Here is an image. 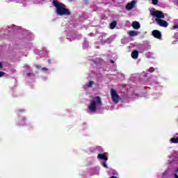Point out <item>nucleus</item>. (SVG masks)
<instances>
[{
  "instance_id": "obj_2",
  "label": "nucleus",
  "mask_w": 178,
  "mask_h": 178,
  "mask_svg": "<svg viewBox=\"0 0 178 178\" xmlns=\"http://www.w3.org/2000/svg\"><path fill=\"white\" fill-rule=\"evenodd\" d=\"M98 106H102V101H101V97L97 96L90 100V104L88 106V112L90 113H94L97 112Z\"/></svg>"
},
{
  "instance_id": "obj_13",
  "label": "nucleus",
  "mask_w": 178,
  "mask_h": 178,
  "mask_svg": "<svg viewBox=\"0 0 178 178\" xmlns=\"http://www.w3.org/2000/svg\"><path fill=\"white\" fill-rule=\"evenodd\" d=\"M171 143H178V137L176 138H172L170 139Z\"/></svg>"
},
{
  "instance_id": "obj_24",
  "label": "nucleus",
  "mask_w": 178,
  "mask_h": 178,
  "mask_svg": "<svg viewBox=\"0 0 178 178\" xmlns=\"http://www.w3.org/2000/svg\"><path fill=\"white\" fill-rule=\"evenodd\" d=\"M67 15H70V13L69 11H67Z\"/></svg>"
},
{
  "instance_id": "obj_11",
  "label": "nucleus",
  "mask_w": 178,
  "mask_h": 178,
  "mask_svg": "<svg viewBox=\"0 0 178 178\" xmlns=\"http://www.w3.org/2000/svg\"><path fill=\"white\" fill-rule=\"evenodd\" d=\"M116 24H118L116 23V21L111 22L110 24V29H111V30H113V29H115V27H116Z\"/></svg>"
},
{
  "instance_id": "obj_25",
  "label": "nucleus",
  "mask_w": 178,
  "mask_h": 178,
  "mask_svg": "<svg viewBox=\"0 0 178 178\" xmlns=\"http://www.w3.org/2000/svg\"><path fill=\"white\" fill-rule=\"evenodd\" d=\"M175 42H176V41H174V42H172V44H175Z\"/></svg>"
},
{
  "instance_id": "obj_15",
  "label": "nucleus",
  "mask_w": 178,
  "mask_h": 178,
  "mask_svg": "<svg viewBox=\"0 0 178 178\" xmlns=\"http://www.w3.org/2000/svg\"><path fill=\"white\" fill-rule=\"evenodd\" d=\"M178 29V24H175L172 26V30H176Z\"/></svg>"
},
{
  "instance_id": "obj_4",
  "label": "nucleus",
  "mask_w": 178,
  "mask_h": 178,
  "mask_svg": "<svg viewBox=\"0 0 178 178\" xmlns=\"http://www.w3.org/2000/svg\"><path fill=\"white\" fill-rule=\"evenodd\" d=\"M111 95L112 100L115 104H118L119 101H120V97H119V95L118 94V92L115 90V89L111 90Z\"/></svg>"
},
{
  "instance_id": "obj_17",
  "label": "nucleus",
  "mask_w": 178,
  "mask_h": 178,
  "mask_svg": "<svg viewBox=\"0 0 178 178\" xmlns=\"http://www.w3.org/2000/svg\"><path fill=\"white\" fill-rule=\"evenodd\" d=\"M36 69H41V66L38 65H35Z\"/></svg>"
},
{
  "instance_id": "obj_8",
  "label": "nucleus",
  "mask_w": 178,
  "mask_h": 178,
  "mask_svg": "<svg viewBox=\"0 0 178 178\" xmlns=\"http://www.w3.org/2000/svg\"><path fill=\"white\" fill-rule=\"evenodd\" d=\"M132 27H134V29L135 30H138V29H140V23L138 22H134L132 23Z\"/></svg>"
},
{
  "instance_id": "obj_9",
  "label": "nucleus",
  "mask_w": 178,
  "mask_h": 178,
  "mask_svg": "<svg viewBox=\"0 0 178 178\" xmlns=\"http://www.w3.org/2000/svg\"><path fill=\"white\" fill-rule=\"evenodd\" d=\"M140 34L139 32L135 31H130L129 32V35L130 37H136V35H138Z\"/></svg>"
},
{
  "instance_id": "obj_3",
  "label": "nucleus",
  "mask_w": 178,
  "mask_h": 178,
  "mask_svg": "<svg viewBox=\"0 0 178 178\" xmlns=\"http://www.w3.org/2000/svg\"><path fill=\"white\" fill-rule=\"evenodd\" d=\"M53 5L56 8V13L58 16H64V15H67L66 5L59 2L58 0H53Z\"/></svg>"
},
{
  "instance_id": "obj_22",
  "label": "nucleus",
  "mask_w": 178,
  "mask_h": 178,
  "mask_svg": "<svg viewBox=\"0 0 178 178\" xmlns=\"http://www.w3.org/2000/svg\"><path fill=\"white\" fill-rule=\"evenodd\" d=\"M24 120H26L25 118L22 119V120H20L21 123H22V122H24Z\"/></svg>"
},
{
  "instance_id": "obj_21",
  "label": "nucleus",
  "mask_w": 178,
  "mask_h": 178,
  "mask_svg": "<svg viewBox=\"0 0 178 178\" xmlns=\"http://www.w3.org/2000/svg\"><path fill=\"white\" fill-rule=\"evenodd\" d=\"M2 67H3L2 63H0V69H2Z\"/></svg>"
},
{
  "instance_id": "obj_5",
  "label": "nucleus",
  "mask_w": 178,
  "mask_h": 178,
  "mask_svg": "<svg viewBox=\"0 0 178 178\" xmlns=\"http://www.w3.org/2000/svg\"><path fill=\"white\" fill-rule=\"evenodd\" d=\"M134 6H136V1L133 0L131 1V3H128L127 5V10H131V9H133V8H134Z\"/></svg>"
},
{
  "instance_id": "obj_20",
  "label": "nucleus",
  "mask_w": 178,
  "mask_h": 178,
  "mask_svg": "<svg viewBox=\"0 0 178 178\" xmlns=\"http://www.w3.org/2000/svg\"><path fill=\"white\" fill-rule=\"evenodd\" d=\"M26 76H28L29 77H30V76H31V73L27 72V73H26Z\"/></svg>"
},
{
  "instance_id": "obj_10",
  "label": "nucleus",
  "mask_w": 178,
  "mask_h": 178,
  "mask_svg": "<svg viewBox=\"0 0 178 178\" xmlns=\"http://www.w3.org/2000/svg\"><path fill=\"white\" fill-rule=\"evenodd\" d=\"M133 59H137L138 58V51H134L131 54Z\"/></svg>"
},
{
  "instance_id": "obj_23",
  "label": "nucleus",
  "mask_w": 178,
  "mask_h": 178,
  "mask_svg": "<svg viewBox=\"0 0 178 178\" xmlns=\"http://www.w3.org/2000/svg\"><path fill=\"white\" fill-rule=\"evenodd\" d=\"M175 178H178V175L177 174H175Z\"/></svg>"
},
{
  "instance_id": "obj_1",
  "label": "nucleus",
  "mask_w": 178,
  "mask_h": 178,
  "mask_svg": "<svg viewBox=\"0 0 178 178\" xmlns=\"http://www.w3.org/2000/svg\"><path fill=\"white\" fill-rule=\"evenodd\" d=\"M152 16L156 17L155 20L159 26L161 27H168L169 24L168 22L163 20L165 19V14L160 10H154L151 12Z\"/></svg>"
},
{
  "instance_id": "obj_16",
  "label": "nucleus",
  "mask_w": 178,
  "mask_h": 178,
  "mask_svg": "<svg viewBox=\"0 0 178 178\" xmlns=\"http://www.w3.org/2000/svg\"><path fill=\"white\" fill-rule=\"evenodd\" d=\"M3 76H5V72L0 71V77H3Z\"/></svg>"
},
{
  "instance_id": "obj_14",
  "label": "nucleus",
  "mask_w": 178,
  "mask_h": 178,
  "mask_svg": "<svg viewBox=\"0 0 178 178\" xmlns=\"http://www.w3.org/2000/svg\"><path fill=\"white\" fill-rule=\"evenodd\" d=\"M153 5H158V0H152Z\"/></svg>"
},
{
  "instance_id": "obj_26",
  "label": "nucleus",
  "mask_w": 178,
  "mask_h": 178,
  "mask_svg": "<svg viewBox=\"0 0 178 178\" xmlns=\"http://www.w3.org/2000/svg\"><path fill=\"white\" fill-rule=\"evenodd\" d=\"M72 1H73V0H70V2H72Z\"/></svg>"
},
{
  "instance_id": "obj_18",
  "label": "nucleus",
  "mask_w": 178,
  "mask_h": 178,
  "mask_svg": "<svg viewBox=\"0 0 178 178\" xmlns=\"http://www.w3.org/2000/svg\"><path fill=\"white\" fill-rule=\"evenodd\" d=\"M42 70H43L44 72H47V71H48V68L43 67V68H42Z\"/></svg>"
},
{
  "instance_id": "obj_27",
  "label": "nucleus",
  "mask_w": 178,
  "mask_h": 178,
  "mask_svg": "<svg viewBox=\"0 0 178 178\" xmlns=\"http://www.w3.org/2000/svg\"><path fill=\"white\" fill-rule=\"evenodd\" d=\"M177 172H178V168H177Z\"/></svg>"
},
{
  "instance_id": "obj_6",
  "label": "nucleus",
  "mask_w": 178,
  "mask_h": 178,
  "mask_svg": "<svg viewBox=\"0 0 178 178\" xmlns=\"http://www.w3.org/2000/svg\"><path fill=\"white\" fill-rule=\"evenodd\" d=\"M152 35H154L155 38H158L159 40H161V38H162V35H161V32L156 30H154L152 31Z\"/></svg>"
},
{
  "instance_id": "obj_19",
  "label": "nucleus",
  "mask_w": 178,
  "mask_h": 178,
  "mask_svg": "<svg viewBox=\"0 0 178 178\" xmlns=\"http://www.w3.org/2000/svg\"><path fill=\"white\" fill-rule=\"evenodd\" d=\"M103 166H104V168H108V165H106V163H103Z\"/></svg>"
},
{
  "instance_id": "obj_12",
  "label": "nucleus",
  "mask_w": 178,
  "mask_h": 178,
  "mask_svg": "<svg viewBox=\"0 0 178 178\" xmlns=\"http://www.w3.org/2000/svg\"><path fill=\"white\" fill-rule=\"evenodd\" d=\"M86 86L89 88H91V87H92V86H94V81H90Z\"/></svg>"
},
{
  "instance_id": "obj_7",
  "label": "nucleus",
  "mask_w": 178,
  "mask_h": 178,
  "mask_svg": "<svg viewBox=\"0 0 178 178\" xmlns=\"http://www.w3.org/2000/svg\"><path fill=\"white\" fill-rule=\"evenodd\" d=\"M97 158H98V159H102L103 161H105L106 162V161H108V157H106V156H105V154H98Z\"/></svg>"
}]
</instances>
